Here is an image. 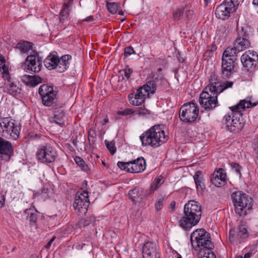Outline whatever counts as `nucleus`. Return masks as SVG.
<instances>
[{
  "mask_svg": "<svg viewBox=\"0 0 258 258\" xmlns=\"http://www.w3.org/2000/svg\"><path fill=\"white\" fill-rule=\"evenodd\" d=\"M255 104L251 105L250 100L243 99L234 106L229 107L231 112L228 113L223 117L226 127L228 130L234 133L241 131L244 125L245 121L242 117V111L245 108L253 107Z\"/></svg>",
  "mask_w": 258,
  "mask_h": 258,
  "instance_id": "f257e3e1",
  "label": "nucleus"
},
{
  "mask_svg": "<svg viewBox=\"0 0 258 258\" xmlns=\"http://www.w3.org/2000/svg\"><path fill=\"white\" fill-rule=\"evenodd\" d=\"M209 84L204 90L209 91L210 92L221 93L225 89L230 88L233 84V82L226 81L225 83L221 82L215 72H212L209 79Z\"/></svg>",
  "mask_w": 258,
  "mask_h": 258,
  "instance_id": "1a4fd4ad",
  "label": "nucleus"
},
{
  "mask_svg": "<svg viewBox=\"0 0 258 258\" xmlns=\"http://www.w3.org/2000/svg\"><path fill=\"white\" fill-rule=\"evenodd\" d=\"M30 258H38V256L36 255L32 254Z\"/></svg>",
  "mask_w": 258,
  "mask_h": 258,
  "instance_id": "774afa93",
  "label": "nucleus"
},
{
  "mask_svg": "<svg viewBox=\"0 0 258 258\" xmlns=\"http://www.w3.org/2000/svg\"><path fill=\"white\" fill-rule=\"evenodd\" d=\"M237 36L235 40L234 45L238 52L243 51L250 46L248 40L249 33L246 28L241 27L237 29Z\"/></svg>",
  "mask_w": 258,
  "mask_h": 258,
  "instance_id": "ddd939ff",
  "label": "nucleus"
},
{
  "mask_svg": "<svg viewBox=\"0 0 258 258\" xmlns=\"http://www.w3.org/2000/svg\"><path fill=\"white\" fill-rule=\"evenodd\" d=\"M24 213L27 215V219L29 221L30 224L31 226L35 225L37 220V211L34 208L31 207L29 209H26Z\"/></svg>",
  "mask_w": 258,
  "mask_h": 258,
  "instance_id": "a878e982",
  "label": "nucleus"
},
{
  "mask_svg": "<svg viewBox=\"0 0 258 258\" xmlns=\"http://www.w3.org/2000/svg\"><path fill=\"white\" fill-rule=\"evenodd\" d=\"M161 179L159 178H155L154 182L151 184L150 187V190L151 192H154L158 188H159L161 185Z\"/></svg>",
  "mask_w": 258,
  "mask_h": 258,
  "instance_id": "49530a36",
  "label": "nucleus"
},
{
  "mask_svg": "<svg viewBox=\"0 0 258 258\" xmlns=\"http://www.w3.org/2000/svg\"><path fill=\"white\" fill-rule=\"evenodd\" d=\"M237 3L238 0H225L216 8V17L222 20L228 19L231 14L234 12L235 6Z\"/></svg>",
  "mask_w": 258,
  "mask_h": 258,
  "instance_id": "9b49d317",
  "label": "nucleus"
},
{
  "mask_svg": "<svg viewBox=\"0 0 258 258\" xmlns=\"http://www.w3.org/2000/svg\"><path fill=\"white\" fill-rule=\"evenodd\" d=\"M9 82V84L4 89V92H7L15 97L19 95L21 89L18 87L14 82H11V81Z\"/></svg>",
  "mask_w": 258,
  "mask_h": 258,
  "instance_id": "bb28decb",
  "label": "nucleus"
},
{
  "mask_svg": "<svg viewBox=\"0 0 258 258\" xmlns=\"http://www.w3.org/2000/svg\"><path fill=\"white\" fill-rule=\"evenodd\" d=\"M38 92L41 97H44V96L47 97L57 93L56 91H54L52 86H48L47 84L41 85L39 88Z\"/></svg>",
  "mask_w": 258,
  "mask_h": 258,
  "instance_id": "cd10ccee",
  "label": "nucleus"
},
{
  "mask_svg": "<svg viewBox=\"0 0 258 258\" xmlns=\"http://www.w3.org/2000/svg\"><path fill=\"white\" fill-rule=\"evenodd\" d=\"M248 236V231L245 225H239L236 230L231 229L229 231V239L231 242H242Z\"/></svg>",
  "mask_w": 258,
  "mask_h": 258,
  "instance_id": "f3484780",
  "label": "nucleus"
},
{
  "mask_svg": "<svg viewBox=\"0 0 258 258\" xmlns=\"http://www.w3.org/2000/svg\"><path fill=\"white\" fill-rule=\"evenodd\" d=\"M16 48L19 49L22 53H27L32 48V44L26 41H21L18 43Z\"/></svg>",
  "mask_w": 258,
  "mask_h": 258,
  "instance_id": "2f4dec72",
  "label": "nucleus"
},
{
  "mask_svg": "<svg viewBox=\"0 0 258 258\" xmlns=\"http://www.w3.org/2000/svg\"><path fill=\"white\" fill-rule=\"evenodd\" d=\"M72 56L70 55H64L60 58L57 57V64L56 70L59 73L64 72L68 68L69 64V60L71 59Z\"/></svg>",
  "mask_w": 258,
  "mask_h": 258,
  "instance_id": "412c9836",
  "label": "nucleus"
},
{
  "mask_svg": "<svg viewBox=\"0 0 258 258\" xmlns=\"http://www.w3.org/2000/svg\"><path fill=\"white\" fill-rule=\"evenodd\" d=\"M231 199L236 214L245 216L252 209L253 200L241 191H236L231 194Z\"/></svg>",
  "mask_w": 258,
  "mask_h": 258,
  "instance_id": "39448f33",
  "label": "nucleus"
},
{
  "mask_svg": "<svg viewBox=\"0 0 258 258\" xmlns=\"http://www.w3.org/2000/svg\"><path fill=\"white\" fill-rule=\"evenodd\" d=\"M36 156L40 162L50 163L55 160L57 153L54 147L49 143H45L39 146Z\"/></svg>",
  "mask_w": 258,
  "mask_h": 258,
  "instance_id": "0eeeda50",
  "label": "nucleus"
},
{
  "mask_svg": "<svg viewBox=\"0 0 258 258\" xmlns=\"http://www.w3.org/2000/svg\"><path fill=\"white\" fill-rule=\"evenodd\" d=\"M106 6L108 11L112 14L116 13L118 10V5L116 3H107Z\"/></svg>",
  "mask_w": 258,
  "mask_h": 258,
  "instance_id": "c03bdc74",
  "label": "nucleus"
},
{
  "mask_svg": "<svg viewBox=\"0 0 258 258\" xmlns=\"http://www.w3.org/2000/svg\"><path fill=\"white\" fill-rule=\"evenodd\" d=\"M117 165L120 169L130 173L142 172L146 167V161L142 157L126 162L118 161Z\"/></svg>",
  "mask_w": 258,
  "mask_h": 258,
  "instance_id": "6e6552de",
  "label": "nucleus"
},
{
  "mask_svg": "<svg viewBox=\"0 0 258 258\" xmlns=\"http://www.w3.org/2000/svg\"><path fill=\"white\" fill-rule=\"evenodd\" d=\"M142 194L143 189L140 187H136L129 191L128 195L130 199L136 204L137 202L142 200Z\"/></svg>",
  "mask_w": 258,
  "mask_h": 258,
  "instance_id": "b1692460",
  "label": "nucleus"
},
{
  "mask_svg": "<svg viewBox=\"0 0 258 258\" xmlns=\"http://www.w3.org/2000/svg\"><path fill=\"white\" fill-rule=\"evenodd\" d=\"M64 112L62 110H57L54 112V116L50 118V121L62 126L64 125Z\"/></svg>",
  "mask_w": 258,
  "mask_h": 258,
  "instance_id": "5701e85b",
  "label": "nucleus"
},
{
  "mask_svg": "<svg viewBox=\"0 0 258 258\" xmlns=\"http://www.w3.org/2000/svg\"><path fill=\"white\" fill-rule=\"evenodd\" d=\"M105 143L108 150L111 155H113L116 151V148L115 146V142L113 141L109 142L105 140Z\"/></svg>",
  "mask_w": 258,
  "mask_h": 258,
  "instance_id": "37998d69",
  "label": "nucleus"
},
{
  "mask_svg": "<svg viewBox=\"0 0 258 258\" xmlns=\"http://www.w3.org/2000/svg\"><path fill=\"white\" fill-rule=\"evenodd\" d=\"M201 215L200 204L195 200H190L184 205L183 216L179 220L178 225L184 230H189L199 223Z\"/></svg>",
  "mask_w": 258,
  "mask_h": 258,
  "instance_id": "7ed1b4c3",
  "label": "nucleus"
},
{
  "mask_svg": "<svg viewBox=\"0 0 258 258\" xmlns=\"http://www.w3.org/2000/svg\"><path fill=\"white\" fill-rule=\"evenodd\" d=\"M233 166V169L237 173H240V170L241 169V167L237 163H234Z\"/></svg>",
  "mask_w": 258,
  "mask_h": 258,
  "instance_id": "4d7b16f0",
  "label": "nucleus"
},
{
  "mask_svg": "<svg viewBox=\"0 0 258 258\" xmlns=\"http://www.w3.org/2000/svg\"><path fill=\"white\" fill-rule=\"evenodd\" d=\"M190 241L196 250L199 251L200 258H216L212 251L214 247L210 234L204 229H198L191 233Z\"/></svg>",
  "mask_w": 258,
  "mask_h": 258,
  "instance_id": "f03ea898",
  "label": "nucleus"
},
{
  "mask_svg": "<svg viewBox=\"0 0 258 258\" xmlns=\"http://www.w3.org/2000/svg\"><path fill=\"white\" fill-rule=\"evenodd\" d=\"M70 10V9L62 8L59 13V21L60 23H63L64 21L67 20Z\"/></svg>",
  "mask_w": 258,
  "mask_h": 258,
  "instance_id": "79ce46f5",
  "label": "nucleus"
},
{
  "mask_svg": "<svg viewBox=\"0 0 258 258\" xmlns=\"http://www.w3.org/2000/svg\"><path fill=\"white\" fill-rule=\"evenodd\" d=\"M88 141L89 142L90 144H93L94 141L93 140H91L90 138L92 137L94 138V136H95V131L93 130L90 129L89 131L88 132Z\"/></svg>",
  "mask_w": 258,
  "mask_h": 258,
  "instance_id": "864d4df0",
  "label": "nucleus"
},
{
  "mask_svg": "<svg viewBox=\"0 0 258 258\" xmlns=\"http://www.w3.org/2000/svg\"><path fill=\"white\" fill-rule=\"evenodd\" d=\"M143 146H150L154 148L160 147L169 139L165 135L163 126L156 124L144 132L140 137Z\"/></svg>",
  "mask_w": 258,
  "mask_h": 258,
  "instance_id": "20e7f679",
  "label": "nucleus"
},
{
  "mask_svg": "<svg viewBox=\"0 0 258 258\" xmlns=\"http://www.w3.org/2000/svg\"><path fill=\"white\" fill-rule=\"evenodd\" d=\"M42 58L38 54L28 55L24 63V70L27 72H39L42 67Z\"/></svg>",
  "mask_w": 258,
  "mask_h": 258,
  "instance_id": "2eb2a0df",
  "label": "nucleus"
},
{
  "mask_svg": "<svg viewBox=\"0 0 258 258\" xmlns=\"http://www.w3.org/2000/svg\"><path fill=\"white\" fill-rule=\"evenodd\" d=\"M211 182L215 186L221 187L226 184L227 175L225 170L220 168L211 175Z\"/></svg>",
  "mask_w": 258,
  "mask_h": 258,
  "instance_id": "a211bd4d",
  "label": "nucleus"
},
{
  "mask_svg": "<svg viewBox=\"0 0 258 258\" xmlns=\"http://www.w3.org/2000/svg\"><path fill=\"white\" fill-rule=\"evenodd\" d=\"M146 89H147L145 88V87L143 86L140 87L136 92L138 94L140 95L144 100L146 97L149 95L148 90Z\"/></svg>",
  "mask_w": 258,
  "mask_h": 258,
  "instance_id": "a18cd8bd",
  "label": "nucleus"
},
{
  "mask_svg": "<svg viewBox=\"0 0 258 258\" xmlns=\"http://www.w3.org/2000/svg\"><path fill=\"white\" fill-rule=\"evenodd\" d=\"M48 189L44 188L42 190V192L47 194L48 192Z\"/></svg>",
  "mask_w": 258,
  "mask_h": 258,
  "instance_id": "0e129e2a",
  "label": "nucleus"
},
{
  "mask_svg": "<svg viewBox=\"0 0 258 258\" xmlns=\"http://www.w3.org/2000/svg\"><path fill=\"white\" fill-rule=\"evenodd\" d=\"M154 82L156 84V88L158 89L160 91H162L164 89V86L167 84V80L160 75L154 79Z\"/></svg>",
  "mask_w": 258,
  "mask_h": 258,
  "instance_id": "473e14b6",
  "label": "nucleus"
},
{
  "mask_svg": "<svg viewBox=\"0 0 258 258\" xmlns=\"http://www.w3.org/2000/svg\"><path fill=\"white\" fill-rule=\"evenodd\" d=\"M239 52H238V50L236 49L235 46H234V47H227L223 53V57H230L231 58H235L236 60H237V54Z\"/></svg>",
  "mask_w": 258,
  "mask_h": 258,
  "instance_id": "7c9ffc66",
  "label": "nucleus"
},
{
  "mask_svg": "<svg viewBox=\"0 0 258 258\" xmlns=\"http://www.w3.org/2000/svg\"><path fill=\"white\" fill-rule=\"evenodd\" d=\"M211 0H204L205 6H207L208 4L211 2Z\"/></svg>",
  "mask_w": 258,
  "mask_h": 258,
  "instance_id": "69168bd1",
  "label": "nucleus"
},
{
  "mask_svg": "<svg viewBox=\"0 0 258 258\" xmlns=\"http://www.w3.org/2000/svg\"><path fill=\"white\" fill-rule=\"evenodd\" d=\"M95 218L94 216H90L86 218V219H83L80 221V224L83 226L85 227L89 224L93 223L95 222Z\"/></svg>",
  "mask_w": 258,
  "mask_h": 258,
  "instance_id": "de8ad7c7",
  "label": "nucleus"
},
{
  "mask_svg": "<svg viewBox=\"0 0 258 258\" xmlns=\"http://www.w3.org/2000/svg\"><path fill=\"white\" fill-rule=\"evenodd\" d=\"M241 62L248 72H252L258 63V54L254 51H245L241 57Z\"/></svg>",
  "mask_w": 258,
  "mask_h": 258,
  "instance_id": "4468645a",
  "label": "nucleus"
},
{
  "mask_svg": "<svg viewBox=\"0 0 258 258\" xmlns=\"http://www.w3.org/2000/svg\"><path fill=\"white\" fill-rule=\"evenodd\" d=\"M194 15V12L192 10H185L183 16V19L185 20H189L193 18Z\"/></svg>",
  "mask_w": 258,
  "mask_h": 258,
  "instance_id": "09e8293b",
  "label": "nucleus"
},
{
  "mask_svg": "<svg viewBox=\"0 0 258 258\" xmlns=\"http://www.w3.org/2000/svg\"><path fill=\"white\" fill-rule=\"evenodd\" d=\"M73 2V0H65L63 5V8L71 10Z\"/></svg>",
  "mask_w": 258,
  "mask_h": 258,
  "instance_id": "5fc2aeb1",
  "label": "nucleus"
},
{
  "mask_svg": "<svg viewBox=\"0 0 258 258\" xmlns=\"http://www.w3.org/2000/svg\"><path fill=\"white\" fill-rule=\"evenodd\" d=\"M156 253V244L152 241L146 242L142 247L143 258H152Z\"/></svg>",
  "mask_w": 258,
  "mask_h": 258,
  "instance_id": "aec40b11",
  "label": "nucleus"
},
{
  "mask_svg": "<svg viewBox=\"0 0 258 258\" xmlns=\"http://www.w3.org/2000/svg\"><path fill=\"white\" fill-rule=\"evenodd\" d=\"M13 153V148L11 142L0 137V160L9 161Z\"/></svg>",
  "mask_w": 258,
  "mask_h": 258,
  "instance_id": "6ab92c4d",
  "label": "nucleus"
},
{
  "mask_svg": "<svg viewBox=\"0 0 258 258\" xmlns=\"http://www.w3.org/2000/svg\"><path fill=\"white\" fill-rule=\"evenodd\" d=\"M119 72L122 76V80L126 79L128 80L133 73V71L132 69L130 68L128 66H126L124 69L120 71Z\"/></svg>",
  "mask_w": 258,
  "mask_h": 258,
  "instance_id": "e433bc0d",
  "label": "nucleus"
},
{
  "mask_svg": "<svg viewBox=\"0 0 258 258\" xmlns=\"http://www.w3.org/2000/svg\"><path fill=\"white\" fill-rule=\"evenodd\" d=\"M55 239V236H53L51 239L48 242V243L45 245V247L46 249H49L52 244V243L53 242L54 239Z\"/></svg>",
  "mask_w": 258,
  "mask_h": 258,
  "instance_id": "bf43d9fd",
  "label": "nucleus"
},
{
  "mask_svg": "<svg viewBox=\"0 0 258 258\" xmlns=\"http://www.w3.org/2000/svg\"><path fill=\"white\" fill-rule=\"evenodd\" d=\"M20 130V126L14 123V125H13L12 127H10V132H7V133L12 138L16 140L19 138Z\"/></svg>",
  "mask_w": 258,
  "mask_h": 258,
  "instance_id": "c9c22d12",
  "label": "nucleus"
},
{
  "mask_svg": "<svg viewBox=\"0 0 258 258\" xmlns=\"http://www.w3.org/2000/svg\"><path fill=\"white\" fill-rule=\"evenodd\" d=\"M93 20H94L93 16H89V17H87L86 18H85L83 21H86V22H91V21H93Z\"/></svg>",
  "mask_w": 258,
  "mask_h": 258,
  "instance_id": "052dcab7",
  "label": "nucleus"
},
{
  "mask_svg": "<svg viewBox=\"0 0 258 258\" xmlns=\"http://www.w3.org/2000/svg\"><path fill=\"white\" fill-rule=\"evenodd\" d=\"M184 13V8H180L176 9L173 12L172 16L174 21H177L180 20V18L183 19V16Z\"/></svg>",
  "mask_w": 258,
  "mask_h": 258,
  "instance_id": "ea45409f",
  "label": "nucleus"
},
{
  "mask_svg": "<svg viewBox=\"0 0 258 258\" xmlns=\"http://www.w3.org/2000/svg\"><path fill=\"white\" fill-rule=\"evenodd\" d=\"M220 94L217 92H210L209 91L203 90L199 98V102L203 108L209 111L215 108L217 105V96Z\"/></svg>",
  "mask_w": 258,
  "mask_h": 258,
  "instance_id": "f8f14e48",
  "label": "nucleus"
},
{
  "mask_svg": "<svg viewBox=\"0 0 258 258\" xmlns=\"http://www.w3.org/2000/svg\"><path fill=\"white\" fill-rule=\"evenodd\" d=\"M144 86L147 89L149 94H154L157 90L154 79L147 82Z\"/></svg>",
  "mask_w": 258,
  "mask_h": 258,
  "instance_id": "58836bf2",
  "label": "nucleus"
},
{
  "mask_svg": "<svg viewBox=\"0 0 258 258\" xmlns=\"http://www.w3.org/2000/svg\"><path fill=\"white\" fill-rule=\"evenodd\" d=\"M14 125V122L10 121L8 117L3 118L0 121V127L4 128V131L10 132V127Z\"/></svg>",
  "mask_w": 258,
  "mask_h": 258,
  "instance_id": "f704fd0d",
  "label": "nucleus"
},
{
  "mask_svg": "<svg viewBox=\"0 0 258 258\" xmlns=\"http://www.w3.org/2000/svg\"><path fill=\"white\" fill-rule=\"evenodd\" d=\"M74 160L76 164L79 166L82 169L87 172L89 170L88 165L86 164L83 159L79 156H76L74 158Z\"/></svg>",
  "mask_w": 258,
  "mask_h": 258,
  "instance_id": "4c0bfd02",
  "label": "nucleus"
},
{
  "mask_svg": "<svg viewBox=\"0 0 258 258\" xmlns=\"http://www.w3.org/2000/svg\"><path fill=\"white\" fill-rule=\"evenodd\" d=\"M89 204L88 192L87 191H78L75 196L73 207L78 214L81 216L84 215L88 211Z\"/></svg>",
  "mask_w": 258,
  "mask_h": 258,
  "instance_id": "9d476101",
  "label": "nucleus"
},
{
  "mask_svg": "<svg viewBox=\"0 0 258 258\" xmlns=\"http://www.w3.org/2000/svg\"><path fill=\"white\" fill-rule=\"evenodd\" d=\"M194 179L197 190L201 189L203 191L205 188V184L202 172L200 171H197L194 176Z\"/></svg>",
  "mask_w": 258,
  "mask_h": 258,
  "instance_id": "393cba45",
  "label": "nucleus"
},
{
  "mask_svg": "<svg viewBox=\"0 0 258 258\" xmlns=\"http://www.w3.org/2000/svg\"><path fill=\"white\" fill-rule=\"evenodd\" d=\"M175 202L172 201L170 204V208L172 209V211H174L175 210Z\"/></svg>",
  "mask_w": 258,
  "mask_h": 258,
  "instance_id": "680f3d73",
  "label": "nucleus"
},
{
  "mask_svg": "<svg viewBox=\"0 0 258 258\" xmlns=\"http://www.w3.org/2000/svg\"><path fill=\"white\" fill-rule=\"evenodd\" d=\"M132 54H135V51L132 46H128L124 48V55L125 57H127Z\"/></svg>",
  "mask_w": 258,
  "mask_h": 258,
  "instance_id": "603ef678",
  "label": "nucleus"
},
{
  "mask_svg": "<svg viewBox=\"0 0 258 258\" xmlns=\"http://www.w3.org/2000/svg\"><path fill=\"white\" fill-rule=\"evenodd\" d=\"M5 204V197L4 195L0 194V208H3Z\"/></svg>",
  "mask_w": 258,
  "mask_h": 258,
  "instance_id": "13d9d810",
  "label": "nucleus"
},
{
  "mask_svg": "<svg viewBox=\"0 0 258 258\" xmlns=\"http://www.w3.org/2000/svg\"><path fill=\"white\" fill-rule=\"evenodd\" d=\"M73 144H74V146H77V141L76 140H74L72 142Z\"/></svg>",
  "mask_w": 258,
  "mask_h": 258,
  "instance_id": "338daca9",
  "label": "nucleus"
},
{
  "mask_svg": "<svg viewBox=\"0 0 258 258\" xmlns=\"http://www.w3.org/2000/svg\"><path fill=\"white\" fill-rule=\"evenodd\" d=\"M109 121V120H108V118L107 117H105L104 118V120H103V122H102V125H105L106 123H107Z\"/></svg>",
  "mask_w": 258,
  "mask_h": 258,
  "instance_id": "e2e57ef3",
  "label": "nucleus"
},
{
  "mask_svg": "<svg viewBox=\"0 0 258 258\" xmlns=\"http://www.w3.org/2000/svg\"><path fill=\"white\" fill-rule=\"evenodd\" d=\"M253 249H250V251L244 254L243 258H250L253 254L255 253V247H252Z\"/></svg>",
  "mask_w": 258,
  "mask_h": 258,
  "instance_id": "6e6d98bb",
  "label": "nucleus"
},
{
  "mask_svg": "<svg viewBox=\"0 0 258 258\" xmlns=\"http://www.w3.org/2000/svg\"><path fill=\"white\" fill-rule=\"evenodd\" d=\"M199 113V107L195 103H187L182 105L180 107L179 117L183 123L192 124L196 121Z\"/></svg>",
  "mask_w": 258,
  "mask_h": 258,
  "instance_id": "423d86ee",
  "label": "nucleus"
},
{
  "mask_svg": "<svg viewBox=\"0 0 258 258\" xmlns=\"http://www.w3.org/2000/svg\"><path fill=\"white\" fill-rule=\"evenodd\" d=\"M56 95L57 93L47 97H41L43 104L45 106H51L56 101Z\"/></svg>",
  "mask_w": 258,
  "mask_h": 258,
  "instance_id": "72a5a7b5",
  "label": "nucleus"
},
{
  "mask_svg": "<svg viewBox=\"0 0 258 258\" xmlns=\"http://www.w3.org/2000/svg\"><path fill=\"white\" fill-rule=\"evenodd\" d=\"M164 201V198L163 197H160L157 199L156 203L155 204V208L157 211H160L163 205Z\"/></svg>",
  "mask_w": 258,
  "mask_h": 258,
  "instance_id": "3c124183",
  "label": "nucleus"
},
{
  "mask_svg": "<svg viewBox=\"0 0 258 258\" xmlns=\"http://www.w3.org/2000/svg\"><path fill=\"white\" fill-rule=\"evenodd\" d=\"M235 58L229 57L222 58L221 77L223 79H227L231 77L235 72L234 68L236 65Z\"/></svg>",
  "mask_w": 258,
  "mask_h": 258,
  "instance_id": "dca6fc26",
  "label": "nucleus"
},
{
  "mask_svg": "<svg viewBox=\"0 0 258 258\" xmlns=\"http://www.w3.org/2000/svg\"><path fill=\"white\" fill-rule=\"evenodd\" d=\"M134 113V111L130 108H126L123 110H119L117 112V114L121 115L122 116H126L128 115L133 114Z\"/></svg>",
  "mask_w": 258,
  "mask_h": 258,
  "instance_id": "8fccbe9b",
  "label": "nucleus"
},
{
  "mask_svg": "<svg viewBox=\"0 0 258 258\" xmlns=\"http://www.w3.org/2000/svg\"><path fill=\"white\" fill-rule=\"evenodd\" d=\"M22 81L27 86L35 87L42 82V79L37 75H24L21 77Z\"/></svg>",
  "mask_w": 258,
  "mask_h": 258,
  "instance_id": "4be33fe9",
  "label": "nucleus"
},
{
  "mask_svg": "<svg viewBox=\"0 0 258 258\" xmlns=\"http://www.w3.org/2000/svg\"><path fill=\"white\" fill-rule=\"evenodd\" d=\"M57 56L54 55H49L44 60V64L48 70L56 69Z\"/></svg>",
  "mask_w": 258,
  "mask_h": 258,
  "instance_id": "c85d7f7f",
  "label": "nucleus"
},
{
  "mask_svg": "<svg viewBox=\"0 0 258 258\" xmlns=\"http://www.w3.org/2000/svg\"><path fill=\"white\" fill-rule=\"evenodd\" d=\"M0 71L2 72L3 78L8 82H10L11 77L9 73V68L5 64L1 66Z\"/></svg>",
  "mask_w": 258,
  "mask_h": 258,
  "instance_id": "a19ab883",
  "label": "nucleus"
},
{
  "mask_svg": "<svg viewBox=\"0 0 258 258\" xmlns=\"http://www.w3.org/2000/svg\"><path fill=\"white\" fill-rule=\"evenodd\" d=\"M130 103L134 106H139L144 102L145 100L137 93H131L128 95Z\"/></svg>",
  "mask_w": 258,
  "mask_h": 258,
  "instance_id": "c756f323",
  "label": "nucleus"
}]
</instances>
